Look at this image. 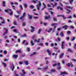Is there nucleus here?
Returning <instances> with one entry per match:
<instances>
[{"label": "nucleus", "mask_w": 76, "mask_h": 76, "mask_svg": "<svg viewBox=\"0 0 76 76\" xmlns=\"http://www.w3.org/2000/svg\"><path fill=\"white\" fill-rule=\"evenodd\" d=\"M5 23V21L4 20H3V22H1V23H2V24H4Z\"/></svg>", "instance_id": "nucleus-46"}, {"label": "nucleus", "mask_w": 76, "mask_h": 76, "mask_svg": "<svg viewBox=\"0 0 76 76\" xmlns=\"http://www.w3.org/2000/svg\"><path fill=\"white\" fill-rule=\"evenodd\" d=\"M16 12L18 14H19V15H20V11H16Z\"/></svg>", "instance_id": "nucleus-43"}, {"label": "nucleus", "mask_w": 76, "mask_h": 76, "mask_svg": "<svg viewBox=\"0 0 76 76\" xmlns=\"http://www.w3.org/2000/svg\"><path fill=\"white\" fill-rule=\"evenodd\" d=\"M36 54H37V53L35 52H34L32 54H31V56H33V55H35Z\"/></svg>", "instance_id": "nucleus-32"}, {"label": "nucleus", "mask_w": 76, "mask_h": 76, "mask_svg": "<svg viewBox=\"0 0 76 76\" xmlns=\"http://www.w3.org/2000/svg\"><path fill=\"white\" fill-rule=\"evenodd\" d=\"M52 28H50L47 31V32H48V33L50 32H51V31H52Z\"/></svg>", "instance_id": "nucleus-25"}, {"label": "nucleus", "mask_w": 76, "mask_h": 76, "mask_svg": "<svg viewBox=\"0 0 76 76\" xmlns=\"http://www.w3.org/2000/svg\"><path fill=\"white\" fill-rule=\"evenodd\" d=\"M63 56H64V53H62L60 55V58H61L63 57Z\"/></svg>", "instance_id": "nucleus-22"}, {"label": "nucleus", "mask_w": 76, "mask_h": 76, "mask_svg": "<svg viewBox=\"0 0 76 76\" xmlns=\"http://www.w3.org/2000/svg\"><path fill=\"white\" fill-rule=\"evenodd\" d=\"M50 72H52V73H54V72H56V70L54 69H51L50 70Z\"/></svg>", "instance_id": "nucleus-16"}, {"label": "nucleus", "mask_w": 76, "mask_h": 76, "mask_svg": "<svg viewBox=\"0 0 76 76\" xmlns=\"http://www.w3.org/2000/svg\"><path fill=\"white\" fill-rule=\"evenodd\" d=\"M69 46H70V47H71V46H72V43H71L69 42Z\"/></svg>", "instance_id": "nucleus-59"}, {"label": "nucleus", "mask_w": 76, "mask_h": 76, "mask_svg": "<svg viewBox=\"0 0 76 76\" xmlns=\"http://www.w3.org/2000/svg\"><path fill=\"white\" fill-rule=\"evenodd\" d=\"M38 3H39V4H38V5H36V6L38 10H39V7H41V3L40 1H39Z\"/></svg>", "instance_id": "nucleus-2"}, {"label": "nucleus", "mask_w": 76, "mask_h": 76, "mask_svg": "<svg viewBox=\"0 0 76 76\" xmlns=\"http://www.w3.org/2000/svg\"><path fill=\"white\" fill-rule=\"evenodd\" d=\"M23 74H24V75H25L26 74V72H24V70H21Z\"/></svg>", "instance_id": "nucleus-36"}, {"label": "nucleus", "mask_w": 76, "mask_h": 76, "mask_svg": "<svg viewBox=\"0 0 76 76\" xmlns=\"http://www.w3.org/2000/svg\"><path fill=\"white\" fill-rule=\"evenodd\" d=\"M33 17V18L34 19H38V17Z\"/></svg>", "instance_id": "nucleus-55"}, {"label": "nucleus", "mask_w": 76, "mask_h": 76, "mask_svg": "<svg viewBox=\"0 0 76 76\" xmlns=\"http://www.w3.org/2000/svg\"><path fill=\"white\" fill-rule=\"evenodd\" d=\"M5 12H6L7 13H9V9H7V10H5Z\"/></svg>", "instance_id": "nucleus-35"}, {"label": "nucleus", "mask_w": 76, "mask_h": 76, "mask_svg": "<svg viewBox=\"0 0 76 76\" xmlns=\"http://www.w3.org/2000/svg\"><path fill=\"white\" fill-rule=\"evenodd\" d=\"M13 57L15 58H16L18 57V55H13Z\"/></svg>", "instance_id": "nucleus-20"}, {"label": "nucleus", "mask_w": 76, "mask_h": 76, "mask_svg": "<svg viewBox=\"0 0 76 76\" xmlns=\"http://www.w3.org/2000/svg\"><path fill=\"white\" fill-rule=\"evenodd\" d=\"M66 34H67V35H70V34H71V32H70V31H68L66 32Z\"/></svg>", "instance_id": "nucleus-24"}, {"label": "nucleus", "mask_w": 76, "mask_h": 76, "mask_svg": "<svg viewBox=\"0 0 76 76\" xmlns=\"http://www.w3.org/2000/svg\"><path fill=\"white\" fill-rule=\"evenodd\" d=\"M55 25H57V23H55L51 24V26H54L53 27L54 30V29H55V28L57 27V26Z\"/></svg>", "instance_id": "nucleus-6"}, {"label": "nucleus", "mask_w": 76, "mask_h": 76, "mask_svg": "<svg viewBox=\"0 0 76 76\" xmlns=\"http://www.w3.org/2000/svg\"><path fill=\"white\" fill-rule=\"evenodd\" d=\"M66 8H68V9H71V10H72V9L73 8L72 7H71L70 6H66Z\"/></svg>", "instance_id": "nucleus-29"}, {"label": "nucleus", "mask_w": 76, "mask_h": 76, "mask_svg": "<svg viewBox=\"0 0 76 76\" xmlns=\"http://www.w3.org/2000/svg\"><path fill=\"white\" fill-rule=\"evenodd\" d=\"M25 15H26V13H25V12H23L21 17L20 18V20H22L23 21V19Z\"/></svg>", "instance_id": "nucleus-3"}, {"label": "nucleus", "mask_w": 76, "mask_h": 76, "mask_svg": "<svg viewBox=\"0 0 76 76\" xmlns=\"http://www.w3.org/2000/svg\"><path fill=\"white\" fill-rule=\"evenodd\" d=\"M31 28L32 29H33L34 30H35V28H34V27H33V26H31Z\"/></svg>", "instance_id": "nucleus-56"}, {"label": "nucleus", "mask_w": 76, "mask_h": 76, "mask_svg": "<svg viewBox=\"0 0 76 76\" xmlns=\"http://www.w3.org/2000/svg\"><path fill=\"white\" fill-rule=\"evenodd\" d=\"M44 18L45 20H48V19H49L50 18V15H48V17L45 16L44 17Z\"/></svg>", "instance_id": "nucleus-11"}, {"label": "nucleus", "mask_w": 76, "mask_h": 76, "mask_svg": "<svg viewBox=\"0 0 76 76\" xmlns=\"http://www.w3.org/2000/svg\"><path fill=\"white\" fill-rule=\"evenodd\" d=\"M68 75V73H66V72L64 71L63 72H61L60 75H63V76H64V75Z\"/></svg>", "instance_id": "nucleus-4"}, {"label": "nucleus", "mask_w": 76, "mask_h": 76, "mask_svg": "<svg viewBox=\"0 0 76 76\" xmlns=\"http://www.w3.org/2000/svg\"><path fill=\"white\" fill-rule=\"evenodd\" d=\"M35 35H34L32 37V39H34V38H35Z\"/></svg>", "instance_id": "nucleus-51"}, {"label": "nucleus", "mask_w": 76, "mask_h": 76, "mask_svg": "<svg viewBox=\"0 0 76 76\" xmlns=\"http://www.w3.org/2000/svg\"><path fill=\"white\" fill-rule=\"evenodd\" d=\"M12 66H13V67L12 68V70L13 71V70H14V69H15V66L13 65H12Z\"/></svg>", "instance_id": "nucleus-42"}, {"label": "nucleus", "mask_w": 76, "mask_h": 76, "mask_svg": "<svg viewBox=\"0 0 76 76\" xmlns=\"http://www.w3.org/2000/svg\"><path fill=\"white\" fill-rule=\"evenodd\" d=\"M26 25V22H23L22 23V26H24Z\"/></svg>", "instance_id": "nucleus-30"}, {"label": "nucleus", "mask_w": 76, "mask_h": 76, "mask_svg": "<svg viewBox=\"0 0 76 76\" xmlns=\"http://www.w3.org/2000/svg\"><path fill=\"white\" fill-rule=\"evenodd\" d=\"M46 52H47V53H50V50H49V49H48L46 50Z\"/></svg>", "instance_id": "nucleus-48"}, {"label": "nucleus", "mask_w": 76, "mask_h": 76, "mask_svg": "<svg viewBox=\"0 0 76 76\" xmlns=\"http://www.w3.org/2000/svg\"><path fill=\"white\" fill-rule=\"evenodd\" d=\"M67 51H69V52H70V53H73V50H72L71 49H70L68 48L67 50Z\"/></svg>", "instance_id": "nucleus-15"}, {"label": "nucleus", "mask_w": 76, "mask_h": 76, "mask_svg": "<svg viewBox=\"0 0 76 76\" xmlns=\"http://www.w3.org/2000/svg\"><path fill=\"white\" fill-rule=\"evenodd\" d=\"M50 13L51 15H52L53 14V13H54V12H53L52 11H50Z\"/></svg>", "instance_id": "nucleus-62"}, {"label": "nucleus", "mask_w": 76, "mask_h": 76, "mask_svg": "<svg viewBox=\"0 0 76 76\" xmlns=\"http://www.w3.org/2000/svg\"><path fill=\"white\" fill-rule=\"evenodd\" d=\"M38 70H42V68H38Z\"/></svg>", "instance_id": "nucleus-63"}, {"label": "nucleus", "mask_w": 76, "mask_h": 76, "mask_svg": "<svg viewBox=\"0 0 76 76\" xmlns=\"http://www.w3.org/2000/svg\"><path fill=\"white\" fill-rule=\"evenodd\" d=\"M30 9H34V6L33 5H31L30 7Z\"/></svg>", "instance_id": "nucleus-33"}, {"label": "nucleus", "mask_w": 76, "mask_h": 76, "mask_svg": "<svg viewBox=\"0 0 76 76\" xmlns=\"http://www.w3.org/2000/svg\"><path fill=\"white\" fill-rule=\"evenodd\" d=\"M53 49H55V50H58V48L56 47H53Z\"/></svg>", "instance_id": "nucleus-50"}, {"label": "nucleus", "mask_w": 76, "mask_h": 76, "mask_svg": "<svg viewBox=\"0 0 76 76\" xmlns=\"http://www.w3.org/2000/svg\"><path fill=\"white\" fill-rule=\"evenodd\" d=\"M62 28H64L65 30H66L67 29V28H68V26L66 25H65L64 26H62Z\"/></svg>", "instance_id": "nucleus-12"}, {"label": "nucleus", "mask_w": 76, "mask_h": 76, "mask_svg": "<svg viewBox=\"0 0 76 76\" xmlns=\"http://www.w3.org/2000/svg\"><path fill=\"white\" fill-rule=\"evenodd\" d=\"M65 10H67L66 13L67 14H69V13H71V10L67 8L65 9Z\"/></svg>", "instance_id": "nucleus-9"}, {"label": "nucleus", "mask_w": 76, "mask_h": 76, "mask_svg": "<svg viewBox=\"0 0 76 76\" xmlns=\"http://www.w3.org/2000/svg\"><path fill=\"white\" fill-rule=\"evenodd\" d=\"M15 76H19V75L18 74H15Z\"/></svg>", "instance_id": "nucleus-64"}, {"label": "nucleus", "mask_w": 76, "mask_h": 76, "mask_svg": "<svg viewBox=\"0 0 76 76\" xmlns=\"http://www.w3.org/2000/svg\"><path fill=\"white\" fill-rule=\"evenodd\" d=\"M41 31H42V29L41 28H39V29L38 30V34H40Z\"/></svg>", "instance_id": "nucleus-17"}, {"label": "nucleus", "mask_w": 76, "mask_h": 76, "mask_svg": "<svg viewBox=\"0 0 76 76\" xmlns=\"http://www.w3.org/2000/svg\"><path fill=\"white\" fill-rule=\"evenodd\" d=\"M75 38H76L75 37H73L72 39V41H74L75 39Z\"/></svg>", "instance_id": "nucleus-60"}, {"label": "nucleus", "mask_w": 76, "mask_h": 76, "mask_svg": "<svg viewBox=\"0 0 76 76\" xmlns=\"http://www.w3.org/2000/svg\"><path fill=\"white\" fill-rule=\"evenodd\" d=\"M67 66V67H70V66L72 67H73V64H72V62H71L70 63H68L67 64H66Z\"/></svg>", "instance_id": "nucleus-5"}, {"label": "nucleus", "mask_w": 76, "mask_h": 76, "mask_svg": "<svg viewBox=\"0 0 76 76\" xmlns=\"http://www.w3.org/2000/svg\"><path fill=\"white\" fill-rule=\"evenodd\" d=\"M69 0V1L70 4H72V3L73 2V0Z\"/></svg>", "instance_id": "nucleus-27"}, {"label": "nucleus", "mask_w": 76, "mask_h": 76, "mask_svg": "<svg viewBox=\"0 0 76 76\" xmlns=\"http://www.w3.org/2000/svg\"><path fill=\"white\" fill-rule=\"evenodd\" d=\"M28 61H25V62L26 64V65H28Z\"/></svg>", "instance_id": "nucleus-37"}, {"label": "nucleus", "mask_w": 76, "mask_h": 76, "mask_svg": "<svg viewBox=\"0 0 76 76\" xmlns=\"http://www.w3.org/2000/svg\"><path fill=\"white\" fill-rule=\"evenodd\" d=\"M2 4L3 7H6V2L5 1H3V2Z\"/></svg>", "instance_id": "nucleus-19"}, {"label": "nucleus", "mask_w": 76, "mask_h": 76, "mask_svg": "<svg viewBox=\"0 0 76 76\" xmlns=\"http://www.w3.org/2000/svg\"><path fill=\"white\" fill-rule=\"evenodd\" d=\"M43 5L44 6V7L46 8V5L45 4H44V2L43 3Z\"/></svg>", "instance_id": "nucleus-52"}, {"label": "nucleus", "mask_w": 76, "mask_h": 76, "mask_svg": "<svg viewBox=\"0 0 76 76\" xmlns=\"http://www.w3.org/2000/svg\"><path fill=\"white\" fill-rule=\"evenodd\" d=\"M24 7H25V8H27V5L26 4H24Z\"/></svg>", "instance_id": "nucleus-45"}, {"label": "nucleus", "mask_w": 76, "mask_h": 76, "mask_svg": "<svg viewBox=\"0 0 76 76\" xmlns=\"http://www.w3.org/2000/svg\"><path fill=\"white\" fill-rule=\"evenodd\" d=\"M39 45H41V46H43V43H39Z\"/></svg>", "instance_id": "nucleus-61"}, {"label": "nucleus", "mask_w": 76, "mask_h": 76, "mask_svg": "<svg viewBox=\"0 0 76 76\" xmlns=\"http://www.w3.org/2000/svg\"><path fill=\"white\" fill-rule=\"evenodd\" d=\"M45 45L46 46H48V43L47 42L45 43Z\"/></svg>", "instance_id": "nucleus-49"}, {"label": "nucleus", "mask_w": 76, "mask_h": 76, "mask_svg": "<svg viewBox=\"0 0 76 76\" xmlns=\"http://www.w3.org/2000/svg\"><path fill=\"white\" fill-rule=\"evenodd\" d=\"M58 39H57L56 41H58V42H60L61 40L60 39V38L59 37H58Z\"/></svg>", "instance_id": "nucleus-28"}, {"label": "nucleus", "mask_w": 76, "mask_h": 76, "mask_svg": "<svg viewBox=\"0 0 76 76\" xmlns=\"http://www.w3.org/2000/svg\"><path fill=\"white\" fill-rule=\"evenodd\" d=\"M47 6L48 7H51V5H50L49 4H47Z\"/></svg>", "instance_id": "nucleus-54"}, {"label": "nucleus", "mask_w": 76, "mask_h": 76, "mask_svg": "<svg viewBox=\"0 0 76 76\" xmlns=\"http://www.w3.org/2000/svg\"><path fill=\"white\" fill-rule=\"evenodd\" d=\"M22 37H27V36L26 35V34H24L22 36Z\"/></svg>", "instance_id": "nucleus-31"}, {"label": "nucleus", "mask_w": 76, "mask_h": 76, "mask_svg": "<svg viewBox=\"0 0 76 76\" xmlns=\"http://www.w3.org/2000/svg\"><path fill=\"white\" fill-rule=\"evenodd\" d=\"M64 41L62 42V44L61 45V48L62 49H64Z\"/></svg>", "instance_id": "nucleus-10"}, {"label": "nucleus", "mask_w": 76, "mask_h": 76, "mask_svg": "<svg viewBox=\"0 0 76 76\" xmlns=\"http://www.w3.org/2000/svg\"><path fill=\"white\" fill-rule=\"evenodd\" d=\"M34 40L35 42H37L39 43L40 42V41H40V40H41V39H38V41H37V39H35Z\"/></svg>", "instance_id": "nucleus-18"}, {"label": "nucleus", "mask_w": 76, "mask_h": 76, "mask_svg": "<svg viewBox=\"0 0 76 76\" xmlns=\"http://www.w3.org/2000/svg\"><path fill=\"white\" fill-rule=\"evenodd\" d=\"M2 64H3L4 65V67H6V63H2Z\"/></svg>", "instance_id": "nucleus-41"}, {"label": "nucleus", "mask_w": 76, "mask_h": 76, "mask_svg": "<svg viewBox=\"0 0 76 76\" xmlns=\"http://www.w3.org/2000/svg\"><path fill=\"white\" fill-rule=\"evenodd\" d=\"M27 15L28 16L29 19H32V15H29L28 13H27Z\"/></svg>", "instance_id": "nucleus-13"}, {"label": "nucleus", "mask_w": 76, "mask_h": 76, "mask_svg": "<svg viewBox=\"0 0 76 76\" xmlns=\"http://www.w3.org/2000/svg\"><path fill=\"white\" fill-rule=\"evenodd\" d=\"M14 24L15 25H17V23H16V21H15L14 22Z\"/></svg>", "instance_id": "nucleus-53"}, {"label": "nucleus", "mask_w": 76, "mask_h": 76, "mask_svg": "<svg viewBox=\"0 0 76 76\" xmlns=\"http://www.w3.org/2000/svg\"><path fill=\"white\" fill-rule=\"evenodd\" d=\"M21 51H21V50H18L15 51V53H20Z\"/></svg>", "instance_id": "nucleus-23"}, {"label": "nucleus", "mask_w": 76, "mask_h": 76, "mask_svg": "<svg viewBox=\"0 0 76 76\" xmlns=\"http://www.w3.org/2000/svg\"><path fill=\"white\" fill-rule=\"evenodd\" d=\"M57 65L59 67H58L57 68V70H60L61 69V66H60V63H58L57 64V63L53 64L52 65V66L53 67H55V66H56Z\"/></svg>", "instance_id": "nucleus-1"}, {"label": "nucleus", "mask_w": 76, "mask_h": 76, "mask_svg": "<svg viewBox=\"0 0 76 76\" xmlns=\"http://www.w3.org/2000/svg\"><path fill=\"white\" fill-rule=\"evenodd\" d=\"M53 20L54 21H55V22H57V20L55 17H53Z\"/></svg>", "instance_id": "nucleus-34"}, {"label": "nucleus", "mask_w": 76, "mask_h": 76, "mask_svg": "<svg viewBox=\"0 0 76 76\" xmlns=\"http://www.w3.org/2000/svg\"><path fill=\"white\" fill-rule=\"evenodd\" d=\"M4 29L5 30V32L3 34V35H5L7 32H8V30L5 28H4Z\"/></svg>", "instance_id": "nucleus-8"}, {"label": "nucleus", "mask_w": 76, "mask_h": 76, "mask_svg": "<svg viewBox=\"0 0 76 76\" xmlns=\"http://www.w3.org/2000/svg\"><path fill=\"white\" fill-rule=\"evenodd\" d=\"M27 51H30V48H29V47H28L27 48Z\"/></svg>", "instance_id": "nucleus-40"}, {"label": "nucleus", "mask_w": 76, "mask_h": 76, "mask_svg": "<svg viewBox=\"0 0 76 76\" xmlns=\"http://www.w3.org/2000/svg\"><path fill=\"white\" fill-rule=\"evenodd\" d=\"M33 1H32V3H34V4H36L37 3V2L38 1V0H32Z\"/></svg>", "instance_id": "nucleus-26"}, {"label": "nucleus", "mask_w": 76, "mask_h": 76, "mask_svg": "<svg viewBox=\"0 0 76 76\" xmlns=\"http://www.w3.org/2000/svg\"><path fill=\"white\" fill-rule=\"evenodd\" d=\"M60 35L61 36V37H63L64 36V34H63V33L62 32V31L60 32Z\"/></svg>", "instance_id": "nucleus-14"}, {"label": "nucleus", "mask_w": 76, "mask_h": 76, "mask_svg": "<svg viewBox=\"0 0 76 76\" xmlns=\"http://www.w3.org/2000/svg\"><path fill=\"white\" fill-rule=\"evenodd\" d=\"M73 48H75V49L76 50V44H75L74 45V46H73Z\"/></svg>", "instance_id": "nucleus-47"}, {"label": "nucleus", "mask_w": 76, "mask_h": 76, "mask_svg": "<svg viewBox=\"0 0 76 76\" xmlns=\"http://www.w3.org/2000/svg\"><path fill=\"white\" fill-rule=\"evenodd\" d=\"M43 69L44 70H47L48 69V67L47 66L46 67H44Z\"/></svg>", "instance_id": "nucleus-21"}, {"label": "nucleus", "mask_w": 76, "mask_h": 76, "mask_svg": "<svg viewBox=\"0 0 76 76\" xmlns=\"http://www.w3.org/2000/svg\"><path fill=\"white\" fill-rule=\"evenodd\" d=\"M14 16H15V17H16V18H18L19 17V15H14Z\"/></svg>", "instance_id": "nucleus-39"}, {"label": "nucleus", "mask_w": 76, "mask_h": 76, "mask_svg": "<svg viewBox=\"0 0 76 76\" xmlns=\"http://www.w3.org/2000/svg\"><path fill=\"white\" fill-rule=\"evenodd\" d=\"M30 43L32 44V45H34V43L33 42V41L31 40L30 42Z\"/></svg>", "instance_id": "nucleus-38"}, {"label": "nucleus", "mask_w": 76, "mask_h": 76, "mask_svg": "<svg viewBox=\"0 0 76 76\" xmlns=\"http://www.w3.org/2000/svg\"><path fill=\"white\" fill-rule=\"evenodd\" d=\"M57 17H62L63 18V19H64V20H65V19H67L66 18V17L64 16V15H57Z\"/></svg>", "instance_id": "nucleus-7"}, {"label": "nucleus", "mask_w": 76, "mask_h": 76, "mask_svg": "<svg viewBox=\"0 0 76 76\" xmlns=\"http://www.w3.org/2000/svg\"><path fill=\"white\" fill-rule=\"evenodd\" d=\"M69 27L72 29H74L75 28V27L73 26H69Z\"/></svg>", "instance_id": "nucleus-44"}, {"label": "nucleus", "mask_w": 76, "mask_h": 76, "mask_svg": "<svg viewBox=\"0 0 76 76\" xmlns=\"http://www.w3.org/2000/svg\"><path fill=\"white\" fill-rule=\"evenodd\" d=\"M20 8H21V10H23V7H22V5H20Z\"/></svg>", "instance_id": "nucleus-58"}, {"label": "nucleus", "mask_w": 76, "mask_h": 76, "mask_svg": "<svg viewBox=\"0 0 76 76\" xmlns=\"http://www.w3.org/2000/svg\"><path fill=\"white\" fill-rule=\"evenodd\" d=\"M71 60L72 61H76V60L75 59H71Z\"/></svg>", "instance_id": "nucleus-57"}]
</instances>
